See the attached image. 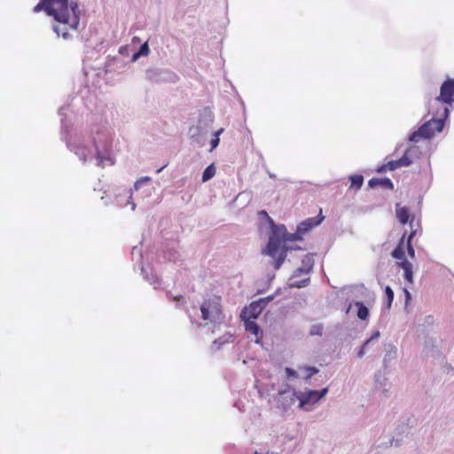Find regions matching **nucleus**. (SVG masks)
Returning a JSON list of instances; mask_svg holds the SVG:
<instances>
[{
    "mask_svg": "<svg viewBox=\"0 0 454 454\" xmlns=\"http://www.w3.org/2000/svg\"><path fill=\"white\" fill-rule=\"evenodd\" d=\"M67 107V105L62 106L58 112L61 117V139L66 142L67 147L83 164L95 160L96 165L101 168L106 165H114L113 139L110 130L106 127H94L89 137L74 131L71 129V124L66 119Z\"/></svg>",
    "mask_w": 454,
    "mask_h": 454,
    "instance_id": "f257e3e1",
    "label": "nucleus"
},
{
    "mask_svg": "<svg viewBox=\"0 0 454 454\" xmlns=\"http://www.w3.org/2000/svg\"><path fill=\"white\" fill-rule=\"evenodd\" d=\"M34 12H44L52 17L51 29L58 38L70 42L81 34L85 26L81 22L82 11L77 0H40Z\"/></svg>",
    "mask_w": 454,
    "mask_h": 454,
    "instance_id": "f03ea898",
    "label": "nucleus"
},
{
    "mask_svg": "<svg viewBox=\"0 0 454 454\" xmlns=\"http://www.w3.org/2000/svg\"><path fill=\"white\" fill-rule=\"evenodd\" d=\"M433 106L428 107L427 114H432V118L426 121L418 127L417 129L412 130L408 135V141L411 143H418L422 139H431L436 132L440 133L443 130L445 122L450 114V108L444 106L440 112L432 111Z\"/></svg>",
    "mask_w": 454,
    "mask_h": 454,
    "instance_id": "7ed1b4c3",
    "label": "nucleus"
},
{
    "mask_svg": "<svg viewBox=\"0 0 454 454\" xmlns=\"http://www.w3.org/2000/svg\"><path fill=\"white\" fill-rule=\"evenodd\" d=\"M259 215L266 217L270 228L268 242L262 250V254L270 257H275L281 244L287 243L288 241L294 242L293 233L287 231L285 224L276 223L265 210L260 211Z\"/></svg>",
    "mask_w": 454,
    "mask_h": 454,
    "instance_id": "20e7f679",
    "label": "nucleus"
},
{
    "mask_svg": "<svg viewBox=\"0 0 454 454\" xmlns=\"http://www.w3.org/2000/svg\"><path fill=\"white\" fill-rule=\"evenodd\" d=\"M214 119V113L209 107H204L200 111L197 125L191 127L189 129V134L193 143L198 144L200 146L204 145L201 135L208 131Z\"/></svg>",
    "mask_w": 454,
    "mask_h": 454,
    "instance_id": "39448f33",
    "label": "nucleus"
},
{
    "mask_svg": "<svg viewBox=\"0 0 454 454\" xmlns=\"http://www.w3.org/2000/svg\"><path fill=\"white\" fill-rule=\"evenodd\" d=\"M201 318L209 321L213 325H221L224 322L225 316L222 309L219 297L205 300L200 307Z\"/></svg>",
    "mask_w": 454,
    "mask_h": 454,
    "instance_id": "423d86ee",
    "label": "nucleus"
},
{
    "mask_svg": "<svg viewBox=\"0 0 454 454\" xmlns=\"http://www.w3.org/2000/svg\"><path fill=\"white\" fill-rule=\"evenodd\" d=\"M315 260L314 254H307L301 260V266L297 268L288 279V286L290 288H303L309 285V278H306L301 280H294V278L300 277L301 274H309L314 267Z\"/></svg>",
    "mask_w": 454,
    "mask_h": 454,
    "instance_id": "0eeeda50",
    "label": "nucleus"
},
{
    "mask_svg": "<svg viewBox=\"0 0 454 454\" xmlns=\"http://www.w3.org/2000/svg\"><path fill=\"white\" fill-rule=\"evenodd\" d=\"M297 400V390L286 384L283 389H279L275 398L277 408L282 413L286 412Z\"/></svg>",
    "mask_w": 454,
    "mask_h": 454,
    "instance_id": "6e6552de",
    "label": "nucleus"
},
{
    "mask_svg": "<svg viewBox=\"0 0 454 454\" xmlns=\"http://www.w3.org/2000/svg\"><path fill=\"white\" fill-rule=\"evenodd\" d=\"M328 393V387H323L320 390L309 389L304 392L297 391L298 407L306 410L308 405H313L324 398Z\"/></svg>",
    "mask_w": 454,
    "mask_h": 454,
    "instance_id": "1a4fd4ad",
    "label": "nucleus"
},
{
    "mask_svg": "<svg viewBox=\"0 0 454 454\" xmlns=\"http://www.w3.org/2000/svg\"><path fill=\"white\" fill-rule=\"evenodd\" d=\"M434 103H441L447 107H452L454 103V78H447L440 87V93L434 98Z\"/></svg>",
    "mask_w": 454,
    "mask_h": 454,
    "instance_id": "9d476101",
    "label": "nucleus"
},
{
    "mask_svg": "<svg viewBox=\"0 0 454 454\" xmlns=\"http://www.w3.org/2000/svg\"><path fill=\"white\" fill-rule=\"evenodd\" d=\"M324 216L322 213L319 215L305 219L301 222L295 230V232L293 233V239L295 241H301L303 239V235L310 231L314 227L318 226L324 220Z\"/></svg>",
    "mask_w": 454,
    "mask_h": 454,
    "instance_id": "9b49d317",
    "label": "nucleus"
},
{
    "mask_svg": "<svg viewBox=\"0 0 454 454\" xmlns=\"http://www.w3.org/2000/svg\"><path fill=\"white\" fill-rule=\"evenodd\" d=\"M272 301V296H266L252 301L248 306H245L240 313V317H248L253 319L258 318L267 305Z\"/></svg>",
    "mask_w": 454,
    "mask_h": 454,
    "instance_id": "f8f14e48",
    "label": "nucleus"
},
{
    "mask_svg": "<svg viewBox=\"0 0 454 454\" xmlns=\"http://www.w3.org/2000/svg\"><path fill=\"white\" fill-rule=\"evenodd\" d=\"M146 79L152 82H176V74L166 68H150L145 73Z\"/></svg>",
    "mask_w": 454,
    "mask_h": 454,
    "instance_id": "ddd939ff",
    "label": "nucleus"
},
{
    "mask_svg": "<svg viewBox=\"0 0 454 454\" xmlns=\"http://www.w3.org/2000/svg\"><path fill=\"white\" fill-rule=\"evenodd\" d=\"M241 321L244 323V326L247 332H249L255 337L254 343L262 344V340L263 338V332L261 326L253 319L252 317H240Z\"/></svg>",
    "mask_w": 454,
    "mask_h": 454,
    "instance_id": "4468645a",
    "label": "nucleus"
},
{
    "mask_svg": "<svg viewBox=\"0 0 454 454\" xmlns=\"http://www.w3.org/2000/svg\"><path fill=\"white\" fill-rule=\"evenodd\" d=\"M397 358V348L392 343L385 344V355L383 357V366L387 370L392 362Z\"/></svg>",
    "mask_w": 454,
    "mask_h": 454,
    "instance_id": "2eb2a0df",
    "label": "nucleus"
},
{
    "mask_svg": "<svg viewBox=\"0 0 454 454\" xmlns=\"http://www.w3.org/2000/svg\"><path fill=\"white\" fill-rule=\"evenodd\" d=\"M288 252H289V247H287V243L281 244L276 256L271 257L272 258L271 264L276 270H278L281 268V266L283 265V263L285 262V261L287 257Z\"/></svg>",
    "mask_w": 454,
    "mask_h": 454,
    "instance_id": "dca6fc26",
    "label": "nucleus"
},
{
    "mask_svg": "<svg viewBox=\"0 0 454 454\" xmlns=\"http://www.w3.org/2000/svg\"><path fill=\"white\" fill-rule=\"evenodd\" d=\"M368 186L371 189H375L377 187H381L383 189L387 190H393L394 189V184L392 180L388 177H372L368 182Z\"/></svg>",
    "mask_w": 454,
    "mask_h": 454,
    "instance_id": "f3484780",
    "label": "nucleus"
},
{
    "mask_svg": "<svg viewBox=\"0 0 454 454\" xmlns=\"http://www.w3.org/2000/svg\"><path fill=\"white\" fill-rule=\"evenodd\" d=\"M355 305L357 309L356 310V316L360 320H367L370 316V310L365 306L364 301H354L353 303H349L348 307L346 309V313L348 314L351 309V306Z\"/></svg>",
    "mask_w": 454,
    "mask_h": 454,
    "instance_id": "a211bd4d",
    "label": "nucleus"
},
{
    "mask_svg": "<svg viewBox=\"0 0 454 454\" xmlns=\"http://www.w3.org/2000/svg\"><path fill=\"white\" fill-rule=\"evenodd\" d=\"M395 215L396 218L398 219L399 223L403 225L406 223H410L411 217L413 215H411L410 209L408 207L403 206L400 207L399 204H396V209H395Z\"/></svg>",
    "mask_w": 454,
    "mask_h": 454,
    "instance_id": "6ab92c4d",
    "label": "nucleus"
},
{
    "mask_svg": "<svg viewBox=\"0 0 454 454\" xmlns=\"http://www.w3.org/2000/svg\"><path fill=\"white\" fill-rule=\"evenodd\" d=\"M405 235H406V231L403 233V237L400 239L396 247L391 252L392 257L395 259L400 260V262L408 260L405 256V250H404Z\"/></svg>",
    "mask_w": 454,
    "mask_h": 454,
    "instance_id": "aec40b11",
    "label": "nucleus"
},
{
    "mask_svg": "<svg viewBox=\"0 0 454 454\" xmlns=\"http://www.w3.org/2000/svg\"><path fill=\"white\" fill-rule=\"evenodd\" d=\"M397 266L403 270V278L406 282L413 283V265L408 260L398 262Z\"/></svg>",
    "mask_w": 454,
    "mask_h": 454,
    "instance_id": "412c9836",
    "label": "nucleus"
},
{
    "mask_svg": "<svg viewBox=\"0 0 454 454\" xmlns=\"http://www.w3.org/2000/svg\"><path fill=\"white\" fill-rule=\"evenodd\" d=\"M387 378L380 372H378L375 374V387L377 390L380 391L386 396H387L388 387H387Z\"/></svg>",
    "mask_w": 454,
    "mask_h": 454,
    "instance_id": "4be33fe9",
    "label": "nucleus"
},
{
    "mask_svg": "<svg viewBox=\"0 0 454 454\" xmlns=\"http://www.w3.org/2000/svg\"><path fill=\"white\" fill-rule=\"evenodd\" d=\"M409 166H411V161L408 160L406 156H402L401 158L395 160H389L387 163V168H388V171H394L399 168Z\"/></svg>",
    "mask_w": 454,
    "mask_h": 454,
    "instance_id": "5701e85b",
    "label": "nucleus"
},
{
    "mask_svg": "<svg viewBox=\"0 0 454 454\" xmlns=\"http://www.w3.org/2000/svg\"><path fill=\"white\" fill-rule=\"evenodd\" d=\"M163 258L168 262H176L181 257L180 253L173 247L167 246L162 251Z\"/></svg>",
    "mask_w": 454,
    "mask_h": 454,
    "instance_id": "b1692460",
    "label": "nucleus"
},
{
    "mask_svg": "<svg viewBox=\"0 0 454 454\" xmlns=\"http://www.w3.org/2000/svg\"><path fill=\"white\" fill-rule=\"evenodd\" d=\"M141 274L143 275L144 278L146 281H148L151 285L153 286L155 289L160 286V279L153 273V270H151V272L148 273L147 270L144 266H142Z\"/></svg>",
    "mask_w": 454,
    "mask_h": 454,
    "instance_id": "393cba45",
    "label": "nucleus"
},
{
    "mask_svg": "<svg viewBox=\"0 0 454 454\" xmlns=\"http://www.w3.org/2000/svg\"><path fill=\"white\" fill-rule=\"evenodd\" d=\"M421 154V151L418 145H411L407 147L403 154V156H406L408 160L411 161V165L413 162L414 159H419Z\"/></svg>",
    "mask_w": 454,
    "mask_h": 454,
    "instance_id": "a878e982",
    "label": "nucleus"
},
{
    "mask_svg": "<svg viewBox=\"0 0 454 454\" xmlns=\"http://www.w3.org/2000/svg\"><path fill=\"white\" fill-rule=\"evenodd\" d=\"M150 53V48H149V45H148V43L145 42L144 43H142L139 48L137 49V51H136L133 54H132V57H131V61L132 62H136L137 60H138L141 57H145L147 56L148 54Z\"/></svg>",
    "mask_w": 454,
    "mask_h": 454,
    "instance_id": "bb28decb",
    "label": "nucleus"
},
{
    "mask_svg": "<svg viewBox=\"0 0 454 454\" xmlns=\"http://www.w3.org/2000/svg\"><path fill=\"white\" fill-rule=\"evenodd\" d=\"M167 297L175 303L176 309H183L185 307L186 301L183 295H173L170 292H168Z\"/></svg>",
    "mask_w": 454,
    "mask_h": 454,
    "instance_id": "cd10ccee",
    "label": "nucleus"
},
{
    "mask_svg": "<svg viewBox=\"0 0 454 454\" xmlns=\"http://www.w3.org/2000/svg\"><path fill=\"white\" fill-rule=\"evenodd\" d=\"M350 187L356 190L361 189L364 184V176L360 174H354L349 176Z\"/></svg>",
    "mask_w": 454,
    "mask_h": 454,
    "instance_id": "c85d7f7f",
    "label": "nucleus"
},
{
    "mask_svg": "<svg viewBox=\"0 0 454 454\" xmlns=\"http://www.w3.org/2000/svg\"><path fill=\"white\" fill-rule=\"evenodd\" d=\"M384 294H385V307L387 309H389L391 308V305L394 301V296H395L394 291L389 286H387L384 290Z\"/></svg>",
    "mask_w": 454,
    "mask_h": 454,
    "instance_id": "c756f323",
    "label": "nucleus"
},
{
    "mask_svg": "<svg viewBox=\"0 0 454 454\" xmlns=\"http://www.w3.org/2000/svg\"><path fill=\"white\" fill-rule=\"evenodd\" d=\"M215 175V168L214 164L208 165L202 172V182H207Z\"/></svg>",
    "mask_w": 454,
    "mask_h": 454,
    "instance_id": "7c9ffc66",
    "label": "nucleus"
},
{
    "mask_svg": "<svg viewBox=\"0 0 454 454\" xmlns=\"http://www.w3.org/2000/svg\"><path fill=\"white\" fill-rule=\"evenodd\" d=\"M324 331V325L321 323L314 324L310 326V336H322Z\"/></svg>",
    "mask_w": 454,
    "mask_h": 454,
    "instance_id": "2f4dec72",
    "label": "nucleus"
},
{
    "mask_svg": "<svg viewBox=\"0 0 454 454\" xmlns=\"http://www.w3.org/2000/svg\"><path fill=\"white\" fill-rule=\"evenodd\" d=\"M233 339L232 334L223 335L214 340L213 344L217 345V348H220L223 344L231 341Z\"/></svg>",
    "mask_w": 454,
    "mask_h": 454,
    "instance_id": "473e14b6",
    "label": "nucleus"
},
{
    "mask_svg": "<svg viewBox=\"0 0 454 454\" xmlns=\"http://www.w3.org/2000/svg\"><path fill=\"white\" fill-rule=\"evenodd\" d=\"M151 181V177L149 176H142L136 181L134 184V190L137 191L141 186L145 184H148Z\"/></svg>",
    "mask_w": 454,
    "mask_h": 454,
    "instance_id": "72a5a7b5",
    "label": "nucleus"
},
{
    "mask_svg": "<svg viewBox=\"0 0 454 454\" xmlns=\"http://www.w3.org/2000/svg\"><path fill=\"white\" fill-rule=\"evenodd\" d=\"M131 195H132V189H123V196L125 198H127V203L126 204H130L131 205V209L132 210H135L136 208V204L131 201Z\"/></svg>",
    "mask_w": 454,
    "mask_h": 454,
    "instance_id": "f704fd0d",
    "label": "nucleus"
},
{
    "mask_svg": "<svg viewBox=\"0 0 454 454\" xmlns=\"http://www.w3.org/2000/svg\"><path fill=\"white\" fill-rule=\"evenodd\" d=\"M414 219H415V217H414V216H412V217H411V222H410L411 232H410V234H409V236H408V238H407V241H406V243H408L409 241L411 243V241H412L413 238H414V237L416 236V234H417V229H414Z\"/></svg>",
    "mask_w": 454,
    "mask_h": 454,
    "instance_id": "c9c22d12",
    "label": "nucleus"
},
{
    "mask_svg": "<svg viewBox=\"0 0 454 454\" xmlns=\"http://www.w3.org/2000/svg\"><path fill=\"white\" fill-rule=\"evenodd\" d=\"M380 336V331L376 330L372 333V334L371 335V337L369 339H367L366 340L364 341V343L362 345L364 346V348H367L372 343V340L379 339Z\"/></svg>",
    "mask_w": 454,
    "mask_h": 454,
    "instance_id": "e433bc0d",
    "label": "nucleus"
},
{
    "mask_svg": "<svg viewBox=\"0 0 454 454\" xmlns=\"http://www.w3.org/2000/svg\"><path fill=\"white\" fill-rule=\"evenodd\" d=\"M305 370L307 372L305 380H309L312 376H314L319 372V370L315 366H306Z\"/></svg>",
    "mask_w": 454,
    "mask_h": 454,
    "instance_id": "4c0bfd02",
    "label": "nucleus"
},
{
    "mask_svg": "<svg viewBox=\"0 0 454 454\" xmlns=\"http://www.w3.org/2000/svg\"><path fill=\"white\" fill-rule=\"evenodd\" d=\"M131 254L133 261L136 260V257L137 261H141L143 258L141 248H139L137 246L133 247Z\"/></svg>",
    "mask_w": 454,
    "mask_h": 454,
    "instance_id": "58836bf2",
    "label": "nucleus"
},
{
    "mask_svg": "<svg viewBox=\"0 0 454 454\" xmlns=\"http://www.w3.org/2000/svg\"><path fill=\"white\" fill-rule=\"evenodd\" d=\"M219 143H220V137H218L216 136H213V137L210 140L209 152H212L213 150H215L219 145Z\"/></svg>",
    "mask_w": 454,
    "mask_h": 454,
    "instance_id": "ea45409f",
    "label": "nucleus"
},
{
    "mask_svg": "<svg viewBox=\"0 0 454 454\" xmlns=\"http://www.w3.org/2000/svg\"><path fill=\"white\" fill-rule=\"evenodd\" d=\"M285 371L288 379H295L298 377V372L293 368L286 367Z\"/></svg>",
    "mask_w": 454,
    "mask_h": 454,
    "instance_id": "a19ab883",
    "label": "nucleus"
},
{
    "mask_svg": "<svg viewBox=\"0 0 454 454\" xmlns=\"http://www.w3.org/2000/svg\"><path fill=\"white\" fill-rule=\"evenodd\" d=\"M406 247H407V254L408 255L413 259L415 257V249L412 246V244L409 241L408 243H406Z\"/></svg>",
    "mask_w": 454,
    "mask_h": 454,
    "instance_id": "79ce46f5",
    "label": "nucleus"
},
{
    "mask_svg": "<svg viewBox=\"0 0 454 454\" xmlns=\"http://www.w3.org/2000/svg\"><path fill=\"white\" fill-rule=\"evenodd\" d=\"M376 171L378 173H385V172L388 171V168H387V163L378 166V168H376Z\"/></svg>",
    "mask_w": 454,
    "mask_h": 454,
    "instance_id": "37998d69",
    "label": "nucleus"
},
{
    "mask_svg": "<svg viewBox=\"0 0 454 454\" xmlns=\"http://www.w3.org/2000/svg\"><path fill=\"white\" fill-rule=\"evenodd\" d=\"M365 349H366V348H364V346H363V345H361V346H360L359 350H358V352H357V356H358L359 358H362V357L364 356V354H365Z\"/></svg>",
    "mask_w": 454,
    "mask_h": 454,
    "instance_id": "c03bdc74",
    "label": "nucleus"
},
{
    "mask_svg": "<svg viewBox=\"0 0 454 454\" xmlns=\"http://www.w3.org/2000/svg\"><path fill=\"white\" fill-rule=\"evenodd\" d=\"M274 278H275V273H268L267 274L268 286H270V284H271V282L273 281Z\"/></svg>",
    "mask_w": 454,
    "mask_h": 454,
    "instance_id": "a18cd8bd",
    "label": "nucleus"
},
{
    "mask_svg": "<svg viewBox=\"0 0 454 454\" xmlns=\"http://www.w3.org/2000/svg\"><path fill=\"white\" fill-rule=\"evenodd\" d=\"M403 291L405 294V303L407 304L411 300V294L406 288H404Z\"/></svg>",
    "mask_w": 454,
    "mask_h": 454,
    "instance_id": "49530a36",
    "label": "nucleus"
},
{
    "mask_svg": "<svg viewBox=\"0 0 454 454\" xmlns=\"http://www.w3.org/2000/svg\"><path fill=\"white\" fill-rule=\"evenodd\" d=\"M443 371H444V372L450 373L451 371H453V367L450 364H446L443 366Z\"/></svg>",
    "mask_w": 454,
    "mask_h": 454,
    "instance_id": "de8ad7c7",
    "label": "nucleus"
},
{
    "mask_svg": "<svg viewBox=\"0 0 454 454\" xmlns=\"http://www.w3.org/2000/svg\"><path fill=\"white\" fill-rule=\"evenodd\" d=\"M391 445H394V446H400L401 445V440H399L398 438H395L393 437L391 439Z\"/></svg>",
    "mask_w": 454,
    "mask_h": 454,
    "instance_id": "09e8293b",
    "label": "nucleus"
},
{
    "mask_svg": "<svg viewBox=\"0 0 454 454\" xmlns=\"http://www.w3.org/2000/svg\"><path fill=\"white\" fill-rule=\"evenodd\" d=\"M281 294V288H278L274 294H270V296H272V301L278 295Z\"/></svg>",
    "mask_w": 454,
    "mask_h": 454,
    "instance_id": "8fccbe9b",
    "label": "nucleus"
},
{
    "mask_svg": "<svg viewBox=\"0 0 454 454\" xmlns=\"http://www.w3.org/2000/svg\"><path fill=\"white\" fill-rule=\"evenodd\" d=\"M287 247H289V251H293V250H301V247L300 246H291V245H288L287 244Z\"/></svg>",
    "mask_w": 454,
    "mask_h": 454,
    "instance_id": "3c124183",
    "label": "nucleus"
},
{
    "mask_svg": "<svg viewBox=\"0 0 454 454\" xmlns=\"http://www.w3.org/2000/svg\"><path fill=\"white\" fill-rule=\"evenodd\" d=\"M223 130H224V129H223V128H221V129H219L218 130L215 131V132H214V134H213V136H216V137H220V136H221V134L223 132Z\"/></svg>",
    "mask_w": 454,
    "mask_h": 454,
    "instance_id": "603ef678",
    "label": "nucleus"
},
{
    "mask_svg": "<svg viewBox=\"0 0 454 454\" xmlns=\"http://www.w3.org/2000/svg\"><path fill=\"white\" fill-rule=\"evenodd\" d=\"M407 429L405 425L399 426L396 430L404 432Z\"/></svg>",
    "mask_w": 454,
    "mask_h": 454,
    "instance_id": "864d4df0",
    "label": "nucleus"
},
{
    "mask_svg": "<svg viewBox=\"0 0 454 454\" xmlns=\"http://www.w3.org/2000/svg\"><path fill=\"white\" fill-rule=\"evenodd\" d=\"M165 167H166V165H164V166H162L161 168H158V169L156 170V173H157V174L160 173V172L163 170V168H164Z\"/></svg>",
    "mask_w": 454,
    "mask_h": 454,
    "instance_id": "5fc2aeb1",
    "label": "nucleus"
},
{
    "mask_svg": "<svg viewBox=\"0 0 454 454\" xmlns=\"http://www.w3.org/2000/svg\"><path fill=\"white\" fill-rule=\"evenodd\" d=\"M264 292H265V289H258L256 294H263Z\"/></svg>",
    "mask_w": 454,
    "mask_h": 454,
    "instance_id": "6e6d98bb",
    "label": "nucleus"
},
{
    "mask_svg": "<svg viewBox=\"0 0 454 454\" xmlns=\"http://www.w3.org/2000/svg\"><path fill=\"white\" fill-rule=\"evenodd\" d=\"M269 176H270V178H271V179H275V178H276V175H275V174H272V173H269Z\"/></svg>",
    "mask_w": 454,
    "mask_h": 454,
    "instance_id": "4d7b16f0",
    "label": "nucleus"
},
{
    "mask_svg": "<svg viewBox=\"0 0 454 454\" xmlns=\"http://www.w3.org/2000/svg\"><path fill=\"white\" fill-rule=\"evenodd\" d=\"M80 40H81L82 42V41H84V37H83V35H81V36H80Z\"/></svg>",
    "mask_w": 454,
    "mask_h": 454,
    "instance_id": "13d9d810",
    "label": "nucleus"
},
{
    "mask_svg": "<svg viewBox=\"0 0 454 454\" xmlns=\"http://www.w3.org/2000/svg\"><path fill=\"white\" fill-rule=\"evenodd\" d=\"M188 316H189V317H190L191 323H192V324H193V323H194V321L192 320V317H191L190 315H188Z\"/></svg>",
    "mask_w": 454,
    "mask_h": 454,
    "instance_id": "bf43d9fd",
    "label": "nucleus"
}]
</instances>
